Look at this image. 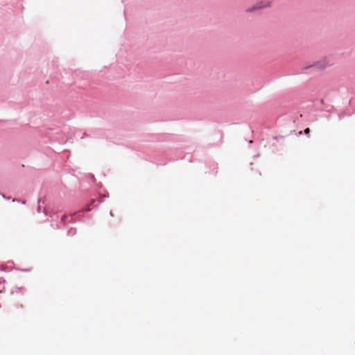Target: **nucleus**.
<instances>
[{
    "label": "nucleus",
    "instance_id": "1",
    "mask_svg": "<svg viewBox=\"0 0 355 355\" xmlns=\"http://www.w3.org/2000/svg\"><path fill=\"white\" fill-rule=\"evenodd\" d=\"M103 200L100 198H91L85 202V205L79 210L72 214H62L60 216V220L57 226L58 228H68L69 224L76 222L83 223H89L92 216L89 212L97 209L98 206L103 202Z\"/></svg>",
    "mask_w": 355,
    "mask_h": 355
},
{
    "label": "nucleus",
    "instance_id": "2",
    "mask_svg": "<svg viewBox=\"0 0 355 355\" xmlns=\"http://www.w3.org/2000/svg\"><path fill=\"white\" fill-rule=\"evenodd\" d=\"M159 153V155H157V157L155 162L157 165H165L168 162L183 158V151L181 148L173 150L170 148H166L161 150Z\"/></svg>",
    "mask_w": 355,
    "mask_h": 355
},
{
    "label": "nucleus",
    "instance_id": "3",
    "mask_svg": "<svg viewBox=\"0 0 355 355\" xmlns=\"http://www.w3.org/2000/svg\"><path fill=\"white\" fill-rule=\"evenodd\" d=\"M270 3H271V2L270 1H260L259 2H257L255 4H254L251 7H249L246 10V12L251 13L254 11L259 10H261V9L267 8V7H270Z\"/></svg>",
    "mask_w": 355,
    "mask_h": 355
},
{
    "label": "nucleus",
    "instance_id": "4",
    "mask_svg": "<svg viewBox=\"0 0 355 355\" xmlns=\"http://www.w3.org/2000/svg\"><path fill=\"white\" fill-rule=\"evenodd\" d=\"M44 204V200L42 198H39L37 200V211L38 213L43 212L46 216H49L50 211L46 207H42Z\"/></svg>",
    "mask_w": 355,
    "mask_h": 355
},
{
    "label": "nucleus",
    "instance_id": "5",
    "mask_svg": "<svg viewBox=\"0 0 355 355\" xmlns=\"http://www.w3.org/2000/svg\"><path fill=\"white\" fill-rule=\"evenodd\" d=\"M87 179L89 181V183L91 184H96V187L98 189H102L103 188V184L101 182L96 183V180L95 178V176L92 173H88L86 175Z\"/></svg>",
    "mask_w": 355,
    "mask_h": 355
},
{
    "label": "nucleus",
    "instance_id": "6",
    "mask_svg": "<svg viewBox=\"0 0 355 355\" xmlns=\"http://www.w3.org/2000/svg\"><path fill=\"white\" fill-rule=\"evenodd\" d=\"M311 67H316L319 69H324L325 68V66L323 64H321L319 62H316L313 65L306 67L304 69H310Z\"/></svg>",
    "mask_w": 355,
    "mask_h": 355
},
{
    "label": "nucleus",
    "instance_id": "7",
    "mask_svg": "<svg viewBox=\"0 0 355 355\" xmlns=\"http://www.w3.org/2000/svg\"><path fill=\"white\" fill-rule=\"evenodd\" d=\"M13 270H15L17 271H21V272H29L32 271L33 268L30 267V268H19L17 266H14Z\"/></svg>",
    "mask_w": 355,
    "mask_h": 355
},
{
    "label": "nucleus",
    "instance_id": "8",
    "mask_svg": "<svg viewBox=\"0 0 355 355\" xmlns=\"http://www.w3.org/2000/svg\"><path fill=\"white\" fill-rule=\"evenodd\" d=\"M210 166H213L214 168L212 170V173L214 176H216L218 173V164L215 162H212L210 164Z\"/></svg>",
    "mask_w": 355,
    "mask_h": 355
},
{
    "label": "nucleus",
    "instance_id": "9",
    "mask_svg": "<svg viewBox=\"0 0 355 355\" xmlns=\"http://www.w3.org/2000/svg\"><path fill=\"white\" fill-rule=\"evenodd\" d=\"M76 234V228L73 227H70L69 229L67 230V235L68 236H73Z\"/></svg>",
    "mask_w": 355,
    "mask_h": 355
},
{
    "label": "nucleus",
    "instance_id": "10",
    "mask_svg": "<svg viewBox=\"0 0 355 355\" xmlns=\"http://www.w3.org/2000/svg\"><path fill=\"white\" fill-rule=\"evenodd\" d=\"M16 292H21V294L24 295L26 292V288L23 286H15Z\"/></svg>",
    "mask_w": 355,
    "mask_h": 355
},
{
    "label": "nucleus",
    "instance_id": "11",
    "mask_svg": "<svg viewBox=\"0 0 355 355\" xmlns=\"http://www.w3.org/2000/svg\"><path fill=\"white\" fill-rule=\"evenodd\" d=\"M17 202L19 203H21L22 205H25L26 203V200H23V199H13L12 200V202Z\"/></svg>",
    "mask_w": 355,
    "mask_h": 355
},
{
    "label": "nucleus",
    "instance_id": "12",
    "mask_svg": "<svg viewBox=\"0 0 355 355\" xmlns=\"http://www.w3.org/2000/svg\"><path fill=\"white\" fill-rule=\"evenodd\" d=\"M284 139V136H274L272 137V140H275L277 141H278L279 139Z\"/></svg>",
    "mask_w": 355,
    "mask_h": 355
},
{
    "label": "nucleus",
    "instance_id": "13",
    "mask_svg": "<svg viewBox=\"0 0 355 355\" xmlns=\"http://www.w3.org/2000/svg\"><path fill=\"white\" fill-rule=\"evenodd\" d=\"M311 130L309 128H306L303 130V133L307 136H309Z\"/></svg>",
    "mask_w": 355,
    "mask_h": 355
},
{
    "label": "nucleus",
    "instance_id": "14",
    "mask_svg": "<svg viewBox=\"0 0 355 355\" xmlns=\"http://www.w3.org/2000/svg\"><path fill=\"white\" fill-rule=\"evenodd\" d=\"M345 112H340L338 114V118H339V120H341L344 116H345Z\"/></svg>",
    "mask_w": 355,
    "mask_h": 355
},
{
    "label": "nucleus",
    "instance_id": "15",
    "mask_svg": "<svg viewBox=\"0 0 355 355\" xmlns=\"http://www.w3.org/2000/svg\"><path fill=\"white\" fill-rule=\"evenodd\" d=\"M1 196H2V197H3L4 199H6V200H10L12 198V197H11V196H7L4 195L3 193V194H1Z\"/></svg>",
    "mask_w": 355,
    "mask_h": 355
},
{
    "label": "nucleus",
    "instance_id": "16",
    "mask_svg": "<svg viewBox=\"0 0 355 355\" xmlns=\"http://www.w3.org/2000/svg\"><path fill=\"white\" fill-rule=\"evenodd\" d=\"M6 282V281L3 277H0V285L2 284H5Z\"/></svg>",
    "mask_w": 355,
    "mask_h": 355
},
{
    "label": "nucleus",
    "instance_id": "17",
    "mask_svg": "<svg viewBox=\"0 0 355 355\" xmlns=\"http://www.w3.org/2000/svg\"><path fill=\"white\" fill-rule=\"evenodd\" d=\"M103 197L109 198V193L107 191H105V193L103 194Z\"/></svg>",
    "mask_w": 355,
    "mask_h": 355
},
{
    "label": "nucleus",
    "instance_id": "18",
    "mask_svg": "<svg viewBox=\"0 0 355 355\" xmlns=\"http://www.w3.org/2000/svg\"><path fill=\"white\" fill-rule=\"evenodd\" d=\"M6 292V288L3 286V288L0 291V294L4 293Z\"/></svg>",
    "mask_w": 355,
    "mask_h": 355
},
{
    "label": "nucleus",
    "instance_id": "19",
    "mask_svg": "<svg viewBox=\"0 0 355 355\" xmlns=\"http://www.w3.org/2000/svg\"><path fill=\"white\" fill-rule=\"evenodd\" d=\"M326 118L327 119V120H330L331 119V114H328L326 115Z\"/></svg>",
    "mask_w": 355,
    "mask_h": 355
},
{
    "label": "nucleus",
    "instance_id": "20",
    "mask_svg": "<svg viewBox=\"0 0 355 355\" xmlns=\"http://www.w3.org/2000/svg\"><path fill=\"white\" fill-rule=\"evenodd\" d=\"M85 137H87V133H86V132H84V133H83V136L81 137V139H83V138H85Z\"/></svg>",
    "mask_w": 355,
    "mask_h": 355
},
{
    "label": "nucleus",
    "instance_id": "21",
    "mask_svg": "<svg viewBox=\"0 0 355 355\" xmlns=\"http://www.w3.org/2000/svg\"><path fill=\"white\" fill-rule=\"evenodd\" d=\"M303 134H304V133H303V131H299V132H297V135H299V136H300V135H303Z\"/></svg>",
    "mask_w": 355,
    "mask_h": 355
},
{
    "label": "nucleus",
    "instance_id": "22",
    "mask_svg": "<svg viewBox=\"0 0 355 355\" xmlns=\"http://www.w3.org/2000/svg\"><path fill=\"white\" fill-rule=\"evenodd\" d=\"M259 157V153L257 154V155H253V158L254 159H255L256 157Z\"/></svg>",
    "mask_w": 355,
    "mask_h": 355
},
{
    "label": "nucleus",
    "instance_id": "23",
    "mask_svg": "<svg viewBox=\"0 0 355 355\" xmlns=\"http://www.w3.org/2000/svg\"><path fill=\"white\" fill-rule=\"evenodd\" d=\"M15 293V291H14L13 290H11L10 294L11 295H14Z\"/></svg>",
    "mask_w": 355,
    "mask_h": 355
},
{
    "label": "nucleus",
    "instance_id": "24",
    "mask_svg": "<svg viewBox=\"0 0 355 355\" xmlns=\"http://www.w3.org/2000/svg\"><path fill=\"white\" fill-rule=\"evenodd\" d=\"M110 215L111 216H114V214H113V211L112 210L110 211Z\"/></svg>",
    "mask_w": 355,
    "mask_h": 355
},
{
    "label": "nucleus",
    "instance_id": "25",
    "mask_svg": "<svg viewBox=\"0 0 355 355\" xmlns=\"http://www.w3.org/2000/svg\"><path fill=\"white\" fill-rule=\"evenodd\" d=\"M248 143H249L250 145H251L252 144V140H249Z\"/></svg>",
    "mask_w": 355,
    "mask_h": 355
},
{
    "label": "nucleus",
    "instance_id": "26",
    "mask_svg": "<svg viewBox=\"0 0 355 355\" xmlns=\"http://www.w3.org/2000/svg\"><path fill=\"white\" fill-rule=\"evenodd\" d=\"M320 103L322 104L324 103V99H320Z\"/></svg>",
    "mask_w": 355,
    "mask_h": 355
},
{
    "label": "nucleus",
    "instance_id": "27",
    "mask_svg": "<svg viewBox=\"0 0 355 355\" xmlns=\"http://www.w3.org/2000/svg\"><path fill=\"white\" fill-rule=\"evenodd\" d=\"M123 14H124V15H125V11L123 12ZM125 20H127L126 16H125Z\"/></svg>",
    "mask_w": 355,
    "mask_h": 355
},
{
    "label": "nucleus",
    "instance_id": "28",
    "mask_svg": "<svg viewBox=\"0 0 355 355\" xmlns=\"http://www.w3.org/2000/svg\"><path fill=\"white\" fill-rule=\"evenodd\" d=\"M1 271L6 272V269H1Z\"/></svg>",
    "mask_w": 355,
    "mask_h": 355
},
{
    "label": "nucleus",
    "instance_id": "29",
    "mask_svg": "<svg viewBox=\"0 0 355 355\" xmlns=\"http://www.w3.org/2000/svg\"><path fill=\"white\" fill-rule=\"evenodd\" d=\"M67 139H62V141L65 142Z\"/></svg>",
    "mask_w": 355,
    "mask_h": 355
},
{
    "label": "nucleus",
    "instance_id": "30",
    "mask_svg": "<svg viewBox=\"0 0 355 355\" xmlns=\"http://www.w3.org/2000/svg\"><path fill=\"white\" fill-rule=\"evenodd\" d=\"M1 194H3V193L0 192V195H1Z\"/></svg>",
    "mask_w": 355,
    "mask_h": 355
}]
</instances>
